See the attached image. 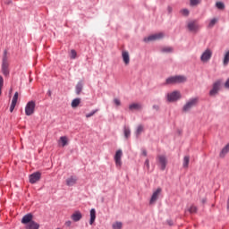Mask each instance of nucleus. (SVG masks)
Instances as JSON below:
<instances>
[{
  "instance_id": "58836bf2",
  "label": "nucleus",
  "mask_w": 229,
  "mask_h": 229,
  "mask_svg": "<svg viewBox=\"0 0 229 229\" xmlns=\"http://www.w3.org/2000/svg\"><path fill=\"white\" fill-rule=\"evenodd\" d=\"M3 85H4V80L3 79V76L0 75V89H3Z\"/></svg>"
},
{
  "instance_id": "6e6552de",
  "label": "nucleus",
  "mask_w": 229,
  "mask_h": 229,
  "mask_svg": "<svg viewBox=\"0 0 229 229\" xmlns=\"http://www.w3.org/2000/svg\"><path fill=\"white\" fill-rule=\"evenodd\" d=\"M157 160L161 167V171H165V167L167 166V157L164 155H159L157 156Z\"/></svg>"
},
{
  "instance_id": "8fccbe9b",
  "label": "nucleus",
  "mask_w": 229,
  "mask_h": 229,
  "mask_svg": "<svg viewBox=\"0 0 229 229\" xmlns=\"http://www.w3.org/2000/svg\"><path fill=\"white\" fill-rule=\"evenodd\" d=\"M207 202V199H202V203H206Z\"/></svg>"
},
{
  "instance_id": "f704fd0d",
  "label": "nucleus",
  "mask_w": 229,
  "mask_h": 229,
  "mask_svg": "<svg viewBox=\"0 0 229 229\" xmlns=\"http://www.w3.org/2000/svg\"><path fill=\"white\" fill-rule=\"evenodd\" d=\"M163 53H173V47H165L162 48Z\"/></svg>"
},
{
  "instance_id": "473e14b6",
  "label": "nucleus",
  "mask_w": 229,
  "mask_h": 229,
  "mask_svg": "<svg viewBox=\"0 0 229 229\" xmlns=\"http://www.w3.org/2000/svg\"><path fill=\"white\" fill-rule=\"evenodd\" d=\"M78 55V54L76 53V50L72 49L71 50V54H70V58L72 60H75L76 56Z\"/></svg>"
},
{
  "instance_id": "ddd939ff",
  "label": "nucleus",
  "mask_w": 229,
  "mask_h": 229,
  "mask_svg": "<svg viewBox=\"0 0 229 229\" xmlns=\"http://www.w3.org/2000/svg\"><path fill=\"white\" fill-rule=\"evenodd\" d=\"M162 193V188H157L152 194L150 199V205H153L157 199L160 194Z\"/></svg>"
},
{
  "instance_id": "cd10ccee",
  "label": "nucleus",
  "mask_w": 229,
  "mask_h": 229,
  "mask_svg": "<svg viewBox=\"0 0 229 229\" xmlns=\"http://www.w3.org/2000/svg\"><path fill=\"white\" fill-rule=\"evenodd\" d=\"M123 133H124L125 139H130V135H131V131H130V128L124 127Z\"/></svg>"
},
{
  "instance_id": "f03ea898",
  "label": "nucleus",
  "mask_w": 229,
  "mask_h": 229,
  "mask_svg": "<svg viewBox=\"0 0 229 229\" xmlns=\"http://www.w3.org/2000/svg\"><path fill=\"white\" fill-rule=\"evenodd\" d=\"M10 63L8 62V51H4V56L2 60V72L4 76L10 75Z\"/></svg>"
},
{
  "instance_id": "c9c22d12",
  "label": "nucleus",
  "mask_w": 229,
  "mask_h": 229,
  "mask_svg": "<svg viewBox=\"0 0 229 229\" xmlns=\"http://www.w3.org/2000/svg\"><path fill=\"white\" fill-rule=\"evenodd\" d=\"M180 13H181L182 15H183L184 17L189 16V13H190V12L188 11V9H182V10L180 11Z\"/></svg>"
},
{
  "instance_id": "dca6fc26",
  "label": "nucleus",
  "mask_w": 229,
  "mask_h": 229,
  "mask_svg": "<svg viewBox=\"0 0 229 229\" xmlns=\"http://www.w3.org/2000/svg\"><path fill=\"white\" fill-rule=\"evenodd\" d=\"M122 58L124 65H130V53L128 51H123Z\"/></svg>"
},
{
  "instance_id": "1a4fd4ad",
  "label": "nucleus",
  "mask_w": 229,
  "mask_h": 229,
  "mask_svg": "<svg viewBox=\"0 0 229 229\" xmlns=\"http://www.w3.org/2000/svg\"><path fill=\"white\" fill-rule=\"evenodd\" d=\"M219 89H221V81H217L213 84V88L209 91V95L216 96V94H217V92H219Z\"/></svg>"
},
{
  "instance_id": "ea45409f",
  "label": "nucleus",
  "mask_w": 229,
  "mask_h": 229,
  "mask_svg": "<svg viewBox=\"0 0 229 229\" xmlns=\"http://www.w3.org/2000/svg\"><path fill=\"white\" fill-rule=\"evenodd\" d=\"M16 106H17V104H11L10 112H13V110H15Z\"/></svg>"
},
{
  "instance_id": "f3484780",
  "label": "nucleus",
  "mask_w": 229,
  "mask_h": 229,
  "mask_svg": "<svg viewBox=\"0 0 229 229\" xmlns=\"http://www.w3.org/2000/svg\"><path fill=\"white\" fill-rule=\"evenodd\" d=\"M229 153V143L225 145L220 151L219 157L220 158H225L226 155Z\"/></svg>"
},
{
  "instance_id": "7ed1b4c3",
  "label": "nucleus",
  "mask_w": 229,
  "mask_h": 229,
  "mask_svg": "<svg viewBox=\"0 0 229 229\" xmlns=\"http://www.w3.org/2000/svg\"><path fill=\"white\" fill-rule=\"evenodd\" d=\"M199 103V98H190L185 105L182 106V112H191L194 106H198V104Z\"/></svg>"
},
{
  "instance_id": "4be33fe9",
  "label": "nucleus",
  "mask_w": 229,
  "mask_h": 229,
  "mask_svg": "<svg viewBox=\"0 0 229 229\" xmlns=\"http://www.w3.org/2000/svg\"><path fill=\"white\" fill-rule=\"evenodd\" d=\"M94 221H96V209L92 208L90 210L89 225H94Z\"/></svg>"
},
{
  "instance_id": "7c9ffc66",
  "label": "nucleus",
  "mask_w": 229,
  "mask_h": 229,
  "mask_svg": "<svg viewBox=\"0 0 229 229\" xmlns=\"http://www.w3.org/2000/svg\"><path fill=\"white\" fill-rule=\"evenodd\" d=\"M216 6L218 10H225V4L223 2H216Z\"/></svg>"
},
{
  "instance_id": "20e7f679",
  "label": "nucleus",
  "mask_w": 229,
  "mask_h": 229,
  "mask_svg": "<svg viewBox=\"0 0 229 229\" xmlns=\"http://www.w3.org/2000/svg\"><path fill=\"white\" fill-rule=\"evenodd\" d=\"M166 98H167L168 103H174L179 99H182V93H180V91L178 90H175L171 93H168Z\"/></svg>"
},
{
  "instance_id": "412c9836",
  "label": "nucleus",
  "mask_w": 229,
  "mask_h": 229,
  "mask_svg": "<svg viewBox=\"0 0 229 229\" xmlns=\"http://www.w3.org/2000/svg\"><path fill=\"white\" fill-rule=\"evenodd\" d=\"M129 110H131V112H133V110H142V105L140 103H132L129 106Z\"/></svg>"
},
{
  "instance_id": "a878e982",
  "label": "nucleus",
  "mask_w": 229,
  "mask_h": 229,
  "mask_svg": "<svg viewBox=\"0 0 229 229\" xmlns=\"http://www.w3.org/2000/svg\"><path fill=\"white\" fill-rule=\"evenodd\" d=\"M219 20L217 19V18H213V19H211L210 21H209V23H208V28H209V29H212L214 26H216V24H217V21H218Z\"/></svg>"
},
{
  "instance_id": "e433bc0d",
  "label": "nucleus",
  "mask_w": 229,
  "mask_h": 229,
  "mask_svg": "<svg viewBox=\"0 0 229 229\" xmlns=\"http://www.w3.org/2000/svg\"><path fill=\"white\" fill-rule=\"evenodd\" d=\"M115 229H123L122 222H116L115 223Z\"/></svg>"
},
{
  "instance_id": "f257e3e1",
  "label": "nucleus",
  "mask_w": 229,
  "mask_h": 229,
  "mask_svg": "<svg viewBox=\"0 0 229 229\" xmlns=\"http://www.w3.org/2000/svg\"><path fill=\"white\" fill-rule=\"evenodd\" d=\"M187 77L184 75H175L166 79L165 85H176L178 83H185Z\"/></svg>"
},
{
  "instance_id": "a18cd8bd",
  "label": "nucleus",
  "mask_w": 229,
  "mask_h": 229,
  "mask_svg": "<svg viewBox=\"0 0 229 229\" xmlns=\"http://www.w3.org/2000/svg\"><path fill=\"white\" fill-rule=\"evenodd\" d=\"M225 89H229V79H227V81H225Z\"/></svg>"
},
{
  "instance_id": "4468645a",
  "label": "nucleus",
  "mask_w": 229,
  "mask_h": 229,
  "mask_svg": "<svg viewBox=\"0 0 229 229\" xmlns=\"http://www.w3.org/2000/svg\"><path fill=\"white\" fill-rule=\"evenodd\" d=\"M83 217V215L81 214V211H75L72 213V215L71 216V219L73 220L74 223H78V221H81Z\"/></svg>"
},
{
  "instance_id": "0eeeda50",
  "label": "nucleus",
  "mask_w": 229,
  "mask_h": 229,
  "mask_svg": "<svg viewBox=\"0 0 229 229\" xmlns=\"http://www.w3.org/2000/svg\"><path fill=\"white\" fill-rule=\"evenodd\" d=\"M164 37V32H158L153 35L148 36V38H144V42H153L155 40H161Z\"/></svg>"
},
{
  "instance_id": "4c0bfd02",
  "label": "nucleus",
  "mask_w": 229,
  "mask_h": 229,
  "mask_svg": "<svg viewBox=\"0 0 229 229\" xmlns=\"http://www.w3.org/2000/svg\"><path fill=\"white\" fill-rule=\"evenodd\" d=\"M97 112H98V109L92 111V112L89 113V114H86V117H87V118L92 117V115H94Z\"/></svg>"
},
{
  "instance_id": "49530a36",
  "label": "nucleus",
  "mask_w": 229,
  "mask_h": 229,
  "mask_svg": "<svg viewBox=\"0 0 229 229\" xmlns=\"http://www.w3.org/2000/svg\"><path fill=\"white\" fill-rule=\"evenodd\" d=\"M115 105H116V106H121V100L116 99L115 100Z\"/></svg>"
},
{
  "instance_id": "393cba45",
  "label": "nucleus",
  "mask_w": 229,
  "mask_h": 229,
  "mask_svg": "<svg viewBox=\"0 0 229 229\" xmlns=\"http://www.w3.org/2000/svg\"><path fill=\"white\" fill-rule=\"evenodd\" d=\"M189 162H191V157L189 156H185L183 157V163H182V166L187 169V167H189Z\"/></svg>"
},
{
  "instance_id": "2eb2a0df",
  "label": "nucleus",
  "mask_w": 229,
  "mask_h": 229,
  "mask_svg": "<svg viewBox=\"0 0 229 229\" xmlns=\"http://www.w3.org/2000/svg\"><path fill=\"white\" fill-rule=\"evenodd\" d=\"M33 221V215L31 214H27L25 215L22 219H21V223L22 225H30V223H31Z\"/></svg>"
},
{
  "instance_id": "c03bdc74",
  "label": "nucleus",
  "mask_w": 229,
  "mask_h": 229,
  "mask_svg": "<svg viewBox=\"0 0 229 229\" xmlns=\"http://www.w3.org/2000/svg\"><path fill=\"white\" fill-rule=\"evenodd\" d=\"M167 225H169V226H173L174 223L173 222V220H167Z\"/></svg>"
},
{
  "instance_id": "09e8293b",
  "label": "nucleus",
  "mask_w": 229,
  "mask_h": 229,
  "mask_svg": "<svg viewBox=\"0 0 229 229\" xmlns=\"http://www.w3.org/2000/svg\"><path fill=\"white\" fill-rule=\"evenodd\" d=\"M47 96H49V98H51V96H52L51 90H48V91H47Z\"/></svg>"
},
{
  "instance_id": "a19ab883",
  "label": "nucleus",
  "mask_w": 229,
  "mask_h": 229,
  "mask_svg": "<svg viewBox=\"0 0 229 229\" xmlns=\"http://www.w3.org/2000/svg\"><path fill=\"white\" fill-rule=\"evenodd\" d=\"M141 155H143V157H148V151L146 149H142Z\"/></svg>"
},
{
  "instance_id": "de8ad7c7",
  "label": "nucleus",
  "mask_w": 229,
  "mask_h": 229,
  "mask_svg": "<svg viewBox=\"0 0 229 229\" xmlns=\"http://www.w3.org/2000/svg\"><path fill=\"white\" fill-rule=\"evenodd\" d=\"M167 12H168V13H173V7L168 6L167 7Z\"/></svg>"
},
{
  "instance_id": "79ce46f5",
  "label": "nucleus",
  "mask_w": 229,
  "mask_h": 229,
  "mask_svg": "<svg viewBox=\"0 0 229 229\" xmlns=\"http://www.w3.org/2000/svg\"><path fill=\"white\" fill-rule=\"evenodd\" d=\"M64 225H65V226L69 227V226H71V225H72V222H71V220H68V221L65 222Z\"/></svg>"
},
{
  "instance_id": "2f4dec72",
  "label": "nucleus",
  "mask_w": 229,
  "mask_h": 229,
  "mask_svg": "<svg viewBox=\"0 0 229 229\" xmlns=\"http://www.w3.org/2000/svg\"><path fill=\"white\" fill-rule=\"evenodd\" d=\"M201 3V0H190L191 6H198Z\"/></svg>"
},
{
  "instance_id": "c85d7f7f",
  "label": "nucleus",
  "mask_w": 229,
  "mask_h": 229,
  "mask_svg": "<svg viewBox=\"0 0 229 229\" xmlns=\"http://www.w3.org/2000/svg\"><path fill=\"white\" fill-rule=\"evenodd\" d=\"M142 131H144V126L143 125H139L136 129L137 137H139V135H140V133H142Z\"/></svg>"
},
{
  "instance_id": "5701e85b",
  "label": "nucleus",
  "mask_w": 229,
  "mask_h": 229,
  "mask_svg": "<svg viewBox=\"0 0 229 229\" xmlns=\"http://www.w3.org/2000/svg\"><path fill=\"white\" fill-rule=\"evenodd\" d=\"M81 103V98H74L72 101V108H78L79 105Z\"/></svg>"
},
{
  "instance_id": "9d476101",
  "label": "nucleus",
  "mask_w": 229,
  "mask_h": 229,
  "mask_svg": "<svg viewBox=\"0 0 229 229\" xmlns=\"http://www.w3.org/2000/svg\"><path fill=\"white\" fill-rule=\"evenodd\" d=\"M123 158V150L118 149L115 153V165L116 167H121L123 165V161L121 160Z\"/></svg>"
},
{
  "instance_id": "bb28decb",
  "label": "nucleus",
  "mask_w": 229,
  "mask_h": 229,
  "mask_svg": "<svg viewBox=\"0 0 229 229\" xmlns=\"http://www.w3.org/2000/svg\"><path fill=\"white\" fill-rule=\"evenodd\" d=\"M223 64H224L225 66L228 65V64H229V50H227L225 53Z\"/></svg>"
},
{
  "instance_id": "aec40b11",
  "label": "nucleus",
  "mask_w": 229,
  "mask_h": 229,
  "mask_svg": "<svg viewBox=\"0 0 229 229\" xmlns=\"http://www.w3.org/2000/svg\"><path fill=\"white\" fill-rule=\"evenodd\" d=\"M63 147V148H65V146H67V144H69V139L67 138V136H62L60 137L59 139V146Z\"/></svg>"
},
{
  "instance_id": "37998d69",
  "label": "nucleus",
  "mask_w": 229,
  "mask_h": 229,
  "mask_svg": "<svg viewBox=\"0 0 229 229\" xmlns=\"http://www.w3.org/2000/svg\"><path fill=\"white\" fill-rule=\"evenodd\" d=\"M145 165H146L147 168L149 169V159H146Z\"/></svg>"
},
{
  "instance_id": "9b49d317",
  "label": "nucleus",
  "mask_w": 229,
  "mask_h": 229,
  "mask_svg": "<svg viewBox=\"0 0 229 229\" xmlns=\"http://www.w3.org/2000/svg\"><path fill=\"white\" fill-rule=\"evenodd\" d=\"M188 30L196 33L199 30V24L196 21H191L188 22Z\"/></svg>"
},
{
  "instance_id": "6ab92c4d",
  "label": "nucleus",
  "mask_w": 229,
  "mask_h": 229,
  "mask_svg": "<svg viewBox=\"0 0 229 229\" xmlns=\"http://www.w3.org/2000/svg\"><path fill=\"white\" fill-rule=\"evenodd\" d=\"M26 229H38V228H40V225H38L37 222H35V221H31V222H30L27 225H26V227H25Z\"/></svg>"
},
{
  "instance_id": "423d86ee",
  "label": "nucleus",
  "mask_w": 229,
  "mask_h": 229,
  "mask_svg": "<svg viewBox=\"0 0 229 229\" xmlns=\"http://www.w3.org/2000/svg\"><path fill=\"white\" fill-rule=\"evenodd\" d=\"M210 58H212V50L207 48L200 55V61L203 62V64H207V62L210 61Z\"/></svg>"
},
{
  "instance_id": "a211bd4d",
  "label": "nucleus",
  "mask_w": 229,
  "mask_h": 229,
  "mask_svg": "<svg viewBox=\"0 0 229 229\" xmlns=\"http://www.w3.org/2000/svg\"><path fill=\"white\" fill-rule=\"evenodd\" d=\"M76 182H78V179L74 176L69 177L66 180V185H68V187H72V185H76Z\"/></svg>"
},
{
  "instance_id": "c756f323",
  "label": "nucleus",
  "mask_w": 229,
  "mask_h": 229,
  "mask_svg": "<svg viewBox=\"0 0 229 229\" xmlns=\"http://www.w3.org/2000/svg\"><path fill=\"white\" fill-rule=\"evenodd\" d=\"M19 99V92H15L12 100V104L17 105V100Z\"/></svg>"
},
{
  "instance_id": "72a5a7b5",
  "label": "nucleus",
  "mask_w": 229,
  "mask_h": 229,
  "mask_svg": "<svg viewBox=\"0 0 229 229\" xmlns=\"http://www.w3.org/2000/svg\"><path fill=\"white\" fill-rule=\"evenodd\" d=\"M188 211L190 214H196V212H198V208H196V206H191Z\"/></svg>"
},
{
  "instance_id": "864d4df0",
  "label": "nucleus",
  "mask_w": 229,
  "mask_h": 229,
  "mask_svg": "<svg viewBox=\"0 0 229 229\" xmlns=\"http://www.w3.org/2000/svg\"><path fill=\"white\" fill-rule=\"evenodd\" d=\"M113 228H115V225H113Z\"/></svg>"
},
{
  "instance_id": "f8f14e48",
  "label": "nucleus",
  "mask_w": 229,
  "mask_h": 229,
  "mask_svg": "<svg viewBox=\"0 0 229 229\" xmlns=\"http://www.w3.org/2000/svg\"><path fill=\"white\" fill-rule=\"evenodd\" d=\"M42 174L40 172H36L30 175V183H37V182L40 181Z\"/></svg>"
},
{
  "instance_id": "b1692460",
  "label": "nucleus",
  "mask_w": 229,
  "mask_h": 229,
  "mask_svg": "<svg viewBox=\"0 0 229 229\" xmlns=\"http://www.w3.org/2000/svg\"><path fill=\"white\" fill-rule=\"evenodd\" d=\"M75 90H76V94H77V95L81 94V90H83V83H82V82H79V83L76 85Z\"/></svg>"
},
{
  "instance_id": "3c124183",
  "label": "nucleus",
  "mask_w": 229,
  "mask_h": 229,
  "mask_svg": "<svg viewBox=\"0 0 229 229\" xmlns=\"http://www.w3.org/2000/svg\"><path fill=\"white\" fill-rule=\"evenodd\" d=\"M6 4H12V0H9Z\"/></svg>"
},
{
  "instance_id": "39448f33",
  "label": "nucleus",
  "mask_w": 229,
  "mask_h": 229,
  "mask_svg": "<svg viewBox=\"0 0 229 229\" xmlns=\"http://www.w3.org/2000/svg\"><path fill=\"white\" fill-rule=\"evenodd\" d=\"M35 101L31 100L30 102L27 103L26 106H25V114L26 115H33V114H35Z\"/></svg>"
},
{
  "instance_id": "603ef678",
  "label": "nucleus",
  "mask_w": 229,
  "mask_h": 229,
  "mask_svg": "<svg viewBox=\"0 0 229 229\" xmlns=\"http://www.w3.org/2000/svg\"><path fill=\"white\" fill-rule=\"evenodd\" d=\"M2 90H3V88H0V96H1V94H2Z\"/></svg>"
}]
</instances>
